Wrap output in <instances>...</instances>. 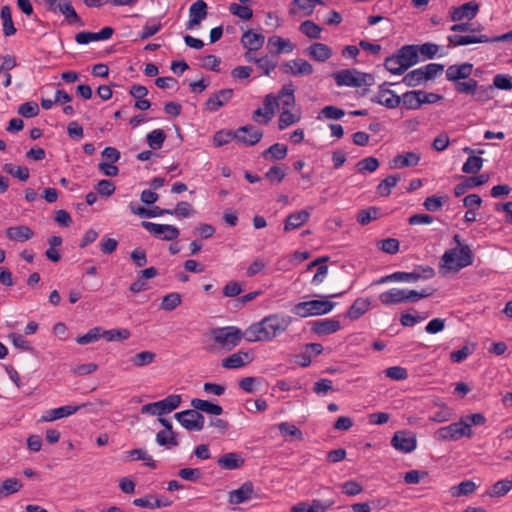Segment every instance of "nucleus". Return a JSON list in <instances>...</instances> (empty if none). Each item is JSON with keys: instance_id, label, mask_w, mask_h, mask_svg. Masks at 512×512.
<instances>
[{"instance_id": "obj_1", "label": "nucleus", "mask_w": 512, "mask_h": 512, "mask_svg": "<svg viewBox=\"0 0 512 512\" xmlns=\"http://www.w3.org/2000/svg\"><path fill=\"white\" fill-rule=\"evenodd\" d=\"M290 324V316L271 314L252 323L244 331V338L248 342H268L284 333Z\"/></svg>"}, {"instance_id": "obj_2", "label": "nucleus", "mask_w": 512, "mask_h": 512, "mask_svg": "<svg viewBox=\"0 0 512 512\" xmlns=\"http://www.w3.org/2000/svg\"><path fill=\"white\" fill-rule=\"evenodd\" d=\"M263 137V132L252 126L246 125L238 128L235 131L232 130H220L215 133L213 137V143L216 147H221L228 144L231 140L246 145L253 146L257 144Z\"/></svg>"}, {"instance_id": "obj_3", "label": "nucleus", "mask_w": 512, "mask_h": 512, "mask_svg": "<svg viewBox=\"0 0 512 512\" xmlns=\"http://www.w3.org/2000/svg\"><path fill=\"white\" fill-rule=\"evenodd\" d=\"M434 293L432 288H424L421 291L408 288H391L379 294L378 299L384 306H393L403 303H414L420 299L427 298Z\"/></svg>"}, {"instance_id": "obj_4", "label": "nucleus", "mask_w": 512, "mask_h": 512, "mask_svg": "<svg viewBox=\"0 0 512 512\" xmlns=\"http://www.w3.org/2000/svg\"><path fill=\"white\" fill-rule=\"evenodd\" d=\"M426 81L424 78L423 71L420 68L412 70L408 74H406L401 82L397 83H389L384 82L379 86V94L384 96L385 94H390L391 96H399L398 92L401 93L400 96H421L423 94L422 91L417 90H407L402 91L400 89L401 86L405 87H414L419 85L421 82Z\"/></svg>"}, {"instance_id": "obj_5", "label": "nucleus", "mask_w": 512, "mask_h": 512, "mask_svg": "<svg viewBox=\"0 0 512 512\" xmlns=\"http://www.w3.org/2000/svg\"><path fill=\"white\" fill-rule=\"evenodd\" d=\"M453 239L460 248H452L445 251L441 260L443 267L446 269L459 271L472 264L473 256L468 245H461L460 236L458 234H456Z\"/></svg>"}, {"instance_id": "obj_6", "label": "nucleus", "mask_w": 512, "mask_h": 512, "mask_svg": "<svg viewBox=\"0 0 512 512\" xmlns=\"http://www.w3.org/2000/svg\"><path fill=\"white\" fill-rule=\"evenodd\" d=\"M337 86L363 87L375 84L372 74L358 71L357 69H343L333 74Z\"/></svg>"}, {"instance_id": "obj_7", "label": "nucleus", "mask_w": 512, "mask_h": 512, "mask_svg": "<svg viewBox=\"0 0 512 512\" xmlns=\"http://www.w3.org/2000/svg\"><path fill=\"white\" fill-rule=\"evenodd\" d=\"M210 335L214 342L218 344V346L227 351L235 348L244 338V332L234 326H226L220 328H213L210 331Z\"/></svg>"}, {"instance_id": "obj_8", "label": "nucleus", "mask_w": 512, "mask_h": 512, "mask_svg": "<svg viewBox=\"0 0 512 512\" xmlns=\"http://www.w3.org/2000/svg\"><path fill=\"white\" fill-rule=\"evenodd\" d=\"M335 303L326 299H316L297 303L292 312L302 318L324 315L333 310Z\"/></svg>"}, {"instance_id": "obj_9", "label": "nucleus", "mask_w": 512, "mask_h": 512, "mask_svg": "<svg viewBox=\"0 0 512 512\" xmlns=\"http://www.w3.org/2000/svg\"><path fill=\"white\" fill-rule=\"evenodd\" d=\"M472 433L469 424L460 419L458 422L439 428L435 432V438L439 441H457L463 437L470 438Z\"/></svg>"}, {"instance_id": "obj_10", "label": "nucleus", "mask_w": 512, "mask_h": 512, "mask_svg": "<svg viewBox=\"0 0 512 512\" xmlns=\"http://www.w3.org/2000/svg\"><path fill=\"white\" fill-rule=\"evenodd\" d=\"M474 33H470L468 35H459V34H453L448 36V41L451 45L454 46H464L469 44H476V43H487V42H497L502 40H508L512 39V30L508 31L507 33L495 36V37H488L486 35H477Z\"/></svg>"}, {"instance_id": "obj_11", "label": "nucleus", "mask_w": 512, "mask_h": 512, "mask_svg": "<svg viewBox=\"0 0 512 512\" xmlns=\"http://www.w3.org/2000/svg\"><path fill=\"white\" fill-rule=\"evenodd\" d=\"M282 111L279 116L278 126L283 130L301 120V109L296 106L295 98H287L281 103Z\"/></svg>"}, {"instance_id": "obj_12", "label": "nucleus", "mask_w": 512, "mask_h": 512, "mask_svg": "<svg viewBox=\"0 0 512 512\" xmlns=\"http://www.w3.org/2000/svg\"><path fill=\"white\" fill-rule=\"evenodd\" d=\"M174 418L188 431H201L204 428V416L195 408L177 412Z\"/></svg>"}, {"instance_id": "obj_13", "label": "nucleus", "mask_w": 512, "mask_h": 512, "mask_svg": "<svg viewBox=\"0 0 512 512\" xmlns=\"http://www.w3.org/2000/svg\"><path fill=\"white\" fill-rule=\"evenodd\" d=\"M391 446L400 453L413 452L417 447L416 435L408 430L396 431L391 438Z\"/></svg>"}, {"instance_id": "obj_14", "label": "nucleus", "mask_w": 512, "mask_h": 512, "mask_svg": "<svg viewBox=\"0 0 512 512\" xmlns=\"http://www.w3.org/2000/svg\"><path fill=\"white\" fill-rule=\"evenodd\" d=\"M141 225L149 233H151L152 235H154L155 237H157L161 240L171 241V240L176 239L180 234L179 229L174 225L158 224V223H153V222H148V221H143L141 223Z\"/></svg>"}, {"instance_id": "obj_15", "label": "nucleus", "mask_w": 512, "mask_h": 512, "mask_svg": "<svg viewBox=\"0 0 512 512\" xmlns=\"http://www.w3.org/2000/svg\"><path fill=\"white\" fill-rule=\"evenodd\" d=\"M207 4L203 0H197L189 8V20L186 24L187 30L199 26L202 20L207 17Z\"/></svg>"}, {"instance_id": "obj_16", "label": "nucleus", "mask_w": 512, "mask_h": 512, "mask_svg": "<svg viewBox=\"0 0 512 512\" xmlns=\"http://www.w3.org/2000/svg\"><path fill=\"white\" fill-rule=\"evenodd\" d=\"M285 74L293 76L311 75L313 73L312 65L305 59H295L284 63L281 67Z\"/></svg>"}, {"instance_id": "obj_17", "label": "nucleus", "mask_w": 512, "mask_h": 512, "mask_svg": "<svg viewBox=\"0 0 512 512\" xmlns=\"http://www.w3.org/2000/svg\"><path fill=\"white\" fill-rule=\"evenodd\" d=\"M478 10L479 5L474 1H470L459 7H452L451 19L454 22L462 21L464 19L471 20L476 16Z\"/></svg>"}, {"instance_id": "obj_18", "label": "nucleus", "mask_w": 512, "mask_h": 512, "mask_svg": "<svg viewBox=\"0 0 512 512\" xmlns=\"http://www.w3.org/2000/svg\"><path fill=\"white\" fill-rule=\"evenodd\" d=\"M421 157L420 154L416 152H405L403 154H397L394 156L390 162V168L392 169H402L405 167H413L418 165Z\"/></svg>"}, {"instance_id": "obj_19", "label": "nucleus", "mask_w": 512, "mask_h": 512, "mask_svg": "<svg viewBox=\"0 0 512 512\" xmlns=\"http://www.w3.org/2000/svg\"><path fill=\"white\" fill-rule=\"evenodd\" d=\"M84 405H65L50 409L41 417L43 422H51L75 414Z\"/></svg>"}, {"instance_id": "obj_20", "label": "nucleus", "mask_w": 512, "mask_h": 512, "mask_svg": "<svg viewBox=\"0 0 512 512\" xmlns=\"http://www.w3.org/2000/svg\"><path fill=\"white\" fill-rule=\"evenodd\" d=\"M397 57L401 61L402 65L405 66V70H408L419 61V56L415 45H404L396 53Z\"/></svg>"}, {"instance_id": "obj_21", "label": "nucleus", "mask_w": 512, "mask_h": 512, "mask_svg": "<svg viewBox=\"0 0 512 512\" xmlns=\"http://www.w3.org/2000/svg\"><path fill=\"white\" fill-rule=\"evenodd\" d=\"M341 329L340 321L335 318H326L315 321L312 330L318 335H328Z\"/></svg>"}, {"instance_id": "obj_22", "label": "nucleus", "mask_w": 512, "mask_h": 512, "mask_svg": "<svg viewBox=\"0 0 512 512\" xmlns=\"http://www.w3.org/2000/svg\"><path fill=\"white\" fill-rule=\"evenodd\" d=\"M473 70L472 64L463 63L461 65H451L446 70V78L449 81L456 82L458 80L467 79Z\"/></svg>"}, {"instance_id": "obj_23", "label": "nucleus", "mask_w": 512, "mask_h": 512, "mask_svg": "<svg viewBox=\"0 0 512 512\" xmlns=\"http://www.w3.org/2000/svg\"><path fill=\"white\" fill-rule=\"evenodd\" d=\"M251 361L250 354L245 351H238L222 360V367L226 369H238Z\"/></svg>"}, {"instance_id": "obj_24", "label": "nucleus", "mask_w": 512, "mask_h": 512, "mask_svg": "<svg viewBox=\"0 0 512 512\" xmlns=\"http://www.w3.org/2000/svg\"><path fill=\"white\" fill-rule=\"evenodd\" d=\"M309 218L310 212L305 209L289 214L284 223V231L288 232L301 227Z\"/></svg>"}, {"instance_id": "obj_25", "label": "nucleus", "mask_w": 512, "mask_h": 512, "mask_svg": "<svg viewBox=\"0 0 512 512\" xmlns=\"http://www.w3.org/2000/svg\"><path fill=\"white\" fill-rule=\"evenodd\" d=\"M264 42V35L255 33L252 30L245 31L241 37V44L244 48L250 51L259 50L263 46Z\"/></svg>"}, {"instance_id": "obj_26", "label": "nucleus", "mask_w": 512, "mask_h": 512, "mask_svg": "<svg viewBox=\"0 0 512 512\" xmlns=\"http://www.w3.org/2000/svg\"><path fill=\"white\" fill-rule=\"evenodd\" d=\"M244 462V458L238 452L226 453L217 460L218 466L225 470L238 469Z\"/></svg>"}, {"instance_id": "obj_27", "label": "nucleus", "mask_w": 512, "mask_h": 512, "mask_svg": "<svg viewBox=\"0 0 512 512\" xmlns=\"http://www.w3.org/2000/svg\"><path fill=\"white\" fill-rule=\"evenodd\" d=\"M181 396L177 394H171L163 400L155 402L158 416L168 414L173 410L177 409L181 404Z\"/></svg>"}, {"instance_id": "obj_28", "label": "nucleus", "mask_w": 512, "mask_h": 512, "mask_svg": "<svg viewBox=\"0 0 512 512\" xmlns=\"http://www.w3.org/2000/svg\"><path fill=\"white\" fill-rule=\"evenodd\" d=\"M253 494V485L251 482L243 483L238 489L229 493L230 504H240L251 498Z\"/></svg>"}, {"instance_id": "obj_29", "label": "nucleus", "mask_w": 512, "mask_h": 512, "mask_svg": "<svg viewBox=\"0 0 512 512\" xmlns=\"http://www.w3.org/2000/svg\"><path fill=\"white\" fill-rule=\"evenodd\" d=\"M306 52L312 59L318 62H325L332 56L331 48L328 45L319 42L310 45Z\"/></svg>"}, {"instance_id": "obj_30", "label": "nucleus", "mask_w": 512, "mask_h": 512, "mask_svg": "<svg viewBox=\"0 0 512 512\" xmlns=\"http://www.w3.org/2000/svg\"><path fill=\"white\" fill-rule=\"evenodd\" d=\"M370 305L371 302L368 298H357L347 310L345 316L350 320H357L369 310Z\"/></svg>"}, {"instance_id": "obj_31", "label": "nucleus", "mask_w": 512, "mask_h": 512, "mask_svg": "<svg viewBox=\"0 0 512 512\" xmlns=\"http://www.w3.org/2000/svg\"><path fill=\"white\" fill-rule=\"evenodd\" d=\"M268 47L274 48L270 49V52L275 55H279L281 53H290L294 50V45L291 43V41L280 36L269 37Z\"/></svg>"}, {"instance_id": "obj_32", "label": "nucleus", "mask_w": 512, "mask_h": 512, "mask_svg": "<svg viewBox=\"0 0 512 512\" xmlns=\"http://www.w3.org/2000/svg\"><path fill=\"white\" fill-rule=\"evenodd\" d=\"M33 235H34V233L31 230V228H29L26 225L9 227L6 230V236L10 240L17 241V242L27 241V240L31 239L33 237Z\"/></svg>"}, {"instance_id": "obj_33", "label": "nucleus", "mask_w": 512, "mask_h": 512, "mask_svg": "<svg viewBox=\"0 0 512 512\" xmlns=\"http://www.w3.org/2000/svg\"><path fill=\"white\" fill-rule=\"evenodd\" d=\"M191 405L193 408L198 410V412H205L216 416L221 415L223 413V408L220 405L211 403L207 400L194 398L191 401Z\"/></svg>"}, {"instance_id": "obj_34", "label": "nucleus", "mask_w": 512, "mask_h": 512, "mask_svg": "<svg viewBox=\"0 0 512 512\" xmlns=\"http://www.w3.org/2000/svg\"><path fill=\"white\" fill-rule=\"evenodd\" d=\"M129 208L133 214L138 215L143 218H154V217H159V216L165 215V213H168L167 211H165L164 208L154 206L151 209H146L144 207L137 206V204L135 202H131L129 204Z\"/></svg>"}, {"instance_id": "obj_35", "label": "nucleus", "mask_w": 512, "mask_h": 512, "mask_svg": "<svg viewBox=\"0 0 512 512\" xmlns=\"http://www.w3.org/2000/svg\"><path fill=\"white\" fill-rule=\"evenodd\" d=\"M288 148L285 144L275 143L266 149L262 156L264 159H270L272 161H279L287 156Z\"/></svg>"}, {"instance_id": "obj_36", "label": "nucleus", "mask_w": 512, "mask_h": 512, "mask_svg": "<svg viewBox=\"0 0 512 512\" xmlns=\"http://www.w3.org/2000/svg\"><path fill=\"white\" fill-rule=\"evenodd\" d=\"M477 489V485L472 480H464L458 485H454L449 489L452 497H461L472 494Z\"/></svg>"}, {"instance_id": "obj_37", "label": "nucleus", "mask_w": 512, "mask_h": 512, "mask_svg": "<svg viewBox=\"0 0 512 512\" xmlns=\"http://www.w3.org/2000/svg\"><path fill=\"white\" fill-rule=\"evenodd\" d=\"M299 31L309 39H320L322 28L311 20L303 21L299 26Z\"/></svg>"}, {"instance_id": "obj_38", "label": "nucleus", "mask_w": 512, "mask_h": 512, "mask_svg": "<svg viewBox=\"0 0 512 512\" xmlns=\"http://www.w3.org/2000/svg\"><path fill=\"white\" fill-rule=\"evenodd\" d=\"M156 359V354L152 351H141L130 358L134 367L141 368L152 364Z\"/></svg>"}, {"instance_id": "obj_39", "label": "nucleus", "mask_w": 512, "mask_h": 512, "mask_svg": "<svg viewBox=\"0 0 512 512\" xmlns=\"http://www.w3.org/2000/svg\"><path fill=\"white\" fill-rule=\"evenodd\" d=\"M2 22H3V33L5 36H12L16 33V28L14 26L12 15H11V9L9 6H3L1 8L0 13Z\"/></svg>"}, {"instance_id": "obj_40", "label": "nucleus", "mask_w": 512, "mask_h": 512, "mask_svg": "<svg viewBox=\"0 0 512 512\" xmlns=\"http://www.w3.org/2000/svg\"><path fill=\"white\" fill-rule=\"evenodd\" d=\"M156 442L160 446H164L167 448L175 447L179 445L177 439V433L174 431H159L156 434Z\"/></svg>"}, {"instance_id": "obj_41", "label": "nucleus", "mask_w": 512, "mask_h": 512, "mask_svg": "<svg viewBox=\"0 0 512 512\" xmlns=\"http://www.w3.org/2000/svg\"><path fill=\"white\" fill-rule=\"evenodd\" d=\"M22 488V483L17 478H8L0 485V498L17 493Z\"/></svg>"}, {"instance_id": "obj_42", "label": "nucleus", "mask_w": 512, "mask_h": 512, "mask_svg": "<svg viewBox=\"0 0 512 512\" xmlns=\"http://www.w3.org/2000/svg\"><path fill=\"white\" fill-rule=\"evenodd\" d=\"M168 213L167 215H173L179 218H188L194 215L195 210L192 208L191 204L185 201H181L177 203L175 209H165Z\"/></svg>"}, {"instance_id": "obj_43", "label": "nucleus", "mask_w": 512, "mask_h": 512, "mask_svg": "<svg viewBox=\"0 0 512 512\" xmlns=\"http://www.w3.org/2000/svg\"><path fill=\"white\" fill-rule=\"evenodd\" d=\"M484 160L478 155H470L462 166V172L466 174H476L483 166Z\"/></svg>"}, {"instance_id": "obj_44", "label": "nucleus", "mask_w": 512, "mask_h": 512, "mask_svg": "<svg viewBox=\"0 0 512 512\" xmlns=\"http://www.w3.org/2000/svg\"><path fill=\"white\" fill-rule=\"evenodd\" d=\"M400 180V175H389L382 180L377 186V192L379 195L387 197L391 193V189L395 187Z\"/></svg>"}, {"instance_id": "obj_45", "label": "nucleus", "mask_w": 512, "mask_h": 512, "mask_svg": "<svg viewBox=\"0 0 512 512\" xmlns=\"http://www.w3.org/2000/svg\"><path fill=\"white\" fill-rule=\"evenodd\" d=\"M130 335V331L125 328L102 330V338L110 342L126 340Z\"/></svg>"}, {"instance_id": "obj_46", "label": "nucleus", "mask_w": 512, "mask_h": 512, "mask_svg": "<svg viewBox=\"0 0 512 512\" xmlns=\"http://www.w3.org/2000/svg\"><path fill=\"white\" fill-rule=\"evenodd\" d=\"M166 135L162 129H155L147 134L146 140L149 147L153 150H158L162 147Z\"/></svg>"}, {"instance_id": "obj_47", "label": "nucleus", "mask_w": 512, "mask_h": 512, "mask_svg": "<svg viewBox=\"0 0 512 512\" xmlns=\"http://www.w3.org/2000/svg\"><path fill=\"white\" fill-rule=\"evenodd\" d=\"M384 67L387 71L395 75H401L406 71L405 66L402 65L396 54L385 59Z\"/></svg>"}, {"instance_id": "obj_48", "label": "nucleus", "mask_w": 512, "mask_h": 512, "mask_svg": "<svg viewBox=\"0 0 512 512\" xmlns=\"http://www.w3.org/2000/svg\"><path fill=\"white\" fill-rule=\"evenodd\" d=\"M380 213V209L377 207H369L367 209L360 210L357 215V222L361 225H367L372 220H375L378 218Z\"/></svg>"}, {"instance_id": "obj_49", "label": "nucleus", "mask_w": 512, "mask_h": 512, "mask_svg": "<svg viewBox=\"0 0 512 512\" xmlns=\"http://www.w3.org/2000/svg\"><path fill=\"white\" fill-rule=\"evenodd\" d=\"M512 488V481L500 480L497 481L487 493L490 497H501L506 495Z\"/></svg>"}, {"instance_id": "obj_50", "label": "nucleus", "mask_w": 512, "mask_h": 512, "mask_svg": "<svg viewBox=\"0 0 512 512\" xmlns=\"http://www.w3.org/2000/svg\"><path fill=\"white\" fill-rule=\"evenodd\" d=\"M298 10H302L304 16H310L313 13L314 8L308 0H293L289 9V14L296 15Z\"/></svg>"}, {"instance_id": "obj_51", "label": "nucleus", "mask_w": 512, "mask_h": 512, "mask_svg": "<svg viewBox=\"0 0 512 512\" xmlns=\"http://www.w3.org/2000/svg\"><path fill=\"white\" fill-rule=\"evenodd\" d=\"M441 98H402L401 105L406 109H418L423 104L435 103Z\"/></svg>"}, {"instance_id": "obj_52", "label": "nucleus", "mask_w": 512, "mask_h": 512, "mask_svg": "<svg viewBox=\"0 0 512 512\" xmlns=\"http://www.w3.org/2000/svg\"><path fill=\"white\" fill-rule=\"evenodd\" d=\"M57 10H59L65 16L66 20L70 24L78 23L81 21L74 7L69 1L61 3Z\"/></svg>"}, {"instance_id": "obj_53", "label": "nucleus", "mask_w": 512, "mask_h": 512, "mask_svg": "<svg viewBox=\"0 0 512 512\" xmlns=\"http://www.w3.org/2000/svg\"><path fill=\"white\" fill-rule=\"evenodd\" d=\"M100 338H102V328L94 327L90 329L86 334L78 336L76 338V342L80 345H86L96 342Z\"/></svg>"}, {"instance_id": "obj_54", "label": "nucleus", "mask_w": 512, "mask_h": 512, "mask_svg": "<svg viewBox=\"0 0 512 512\" xmlns=\"http://www.w3.org/2000/svg\"><path fill=\"white\" fill-rule=\"evenodd\" d=\"M281 98H265L264 111L265 119H262V124H267L273 117L276 109L279 108L281 103L278 101Z\"/></svg>"}, {"instance_id": "obj_55", "label": "nucleus", "mask_w": 512, "mask_h": 512, "mask_svg": "<svg viewBox=\"0 0 512 512\" xmlns=\"http://www.w3.org/2000/svg\"><path fill=\"white\" fill-rule=\"evenodd\" d=\"M182 298L179 293L172 292L164 296L161 302V308L166 311H172L181 304Z\"/></svg>"}, {"instance_id": "obj_56", "label": "nucleus", "mask_w": 512, "mask_h": 512, "mask_svg": "<svg viewBox=\"0 0 512 512\" xmlns=\"http://www.w3.org/2000/svg\"><path fill=\"white\" fill-rule=\"evenodd\" d=\"M4 170L21 181H27L29 178V169L25 166H16L9 163L5 164Z\"/></svg>"}, {"instance_id": "obj_57", "label": "nucleus", "mask_w": 512, "mask_h": 512, "mask_svg": "<svg viewBox=\"0 0 512 512\" xmlns=\"http://www.w3.org/2000/svg\"><path fill=\"white\" fill-rule=\"evenodd\" d=\"M379 167V161L377 158L375 157H366L362 160H360L357 164H356V168H357V171L360 172V173H365V172H374L377 170V168Z\"/></svg>"}, {"instance_id": "obj_58", "label": "nucleus", "mask_w": 512, "mask_h": 512, "mask_svg": "<svg viewBox=\"0 0 512 512\" xmlns=\"http://www.w3.org/2000/svg\"><path fill=\"white\" fill-rule=\"evenodd\" d=\"M463 80L464 81L458 80L454 82L456 91L461 94L475 93L477 82L469 77Z\"/></svg>"}, {"instance_id": "obj_59", "label": "nucleus", "mask_w": 512, "mask_h": 512, "mask_svg": "<svg viewBox=\"0 0 512 512\" xmlns=\"http://www.w3.org/2000/svg\"><path fill=\"white\" fill-rule=\"evenodd\" d=\"M345 115L344 110L335 106H325L318 115V119H340Z\"/></svg>"}, {"instance_id": "obj_60", "label": "nucleus", "mask_w": 512, "mask_h": 512, "mask_svg": "<svg viewBox=\"0 0 512 512\" xmlns=\"http://www.w3.org/2000/svg\"><path fill=\"white\" fill-rule=\"evenodd\" d=\"M8 339L12 342L15 348L20 349L22 351L31 352L33 350L32 346L25 339V337L18 333H10L8 335Z\"/></svg>"}, {"instance_id": "obj_61", "label": "nucleus", "mask_w": 512, "mask_h": 512, "mask_svg": "<svg viewBox=\"0 0 512 512\" xmlns=\"http://www.w3.org/2000/svg\"><path fill=\"white\" fill-rule=\"evenodd\" d=\"M39 106L35 101L23 103L18 108V113L26 118H32L39 114Z\"/></svg>"}, {"instance_id": "obj_62", "label": "nucleus", "mask_w": 512, "mask_h": 512, "mask_svg": "<svg viewBox=\"0 0 512 512\" xmlns=\"http://www.w3.org/2000/svg\"><path fill=\"white\" fill-rule=\"evenodd\" d=\"M229 10L233 15L243 20H250L253 16V11L248 6L232 3L229 7Z\"/></svg>"}, {"instance_id": "obj_63", "label": "nucleus", "mask_w": 512, "mask_h": 512, "mask_svg": "<svg viewBox=\"0 0 512 512\" xmlns=\"http://www.w3.org/2000/svg\"><path fill=\"white\" fill-rule=\"evenodd\" d=\"M428 476V472L424 470H410L403 476L406 484L415 485Z\"/></svg>"}, {"instance_id": "obj_64", "label": "nucleus", "mask_w": 512, "mask_h": 512, "mask_svg": "<svg viewBox=\"0 0 512 512\" xmlns=\"http://www.w3.org/2000/svg\"><path fill=\"white\" fill-rule=\"evenodd\" d=\"M334 500L321 501L319 499L312 500L311 504H308V512H326L329 508L334 505Z\"/></svg>"}]
</instances>
